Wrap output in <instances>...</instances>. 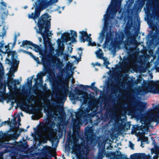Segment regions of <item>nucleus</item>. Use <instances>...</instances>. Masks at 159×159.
<instances>
[{"instance_id": "33", "label": "nucleus", "mask_w": 159, "mask_h": 159, "mask_svg": "<svg viewBox=\"0 0 159 159\" xmlns=\"http://www.w3.org/2000/svg\"><path fill=\"white\" fill-rule=\"evenodd\" d=\"M105 16H106V15H105L104 16V17H105Z\"/></svg>"}, {"instance_id": "3", "label": "nucleus", "mask_w": 159, "mask_h": 159, "mask_svg": "<svg viewBox=\"0 0 159 159\" xmlns=\"http://www.w3.org/2000/svg\"><path fill=\"white\" fill-rule=\"evenodd\" d=\"M35 13H32L31 14H29L28 15V17L29 18H33L35 20L40 15V13L37 12V9L36 8L35 9Z\"/></svg>"}, {"instance_id": "7", "label": "nucleus", "mask_w": 159, "mask_h": 159, "mask_svg": "<svg viewBox=\"0 0 159 159\" xmlns=\"http://www.w3.org/2000/svg\"><path fill=\"white\" fill-rule=\"evenodd\" d=\"M152 113L154 117L156 118L159 119V109L154 111Z\"/></svg>"}, {"instance_id": "8", "label": "nucleus", "mask_w": 159, "mask_h": 159, "mask_svg": "<svg viewBox=\"0 0 159 159\" xmlns=\"http://www.w3.org/2000/svg\"><path fill=\"white\" fill-rule=\"evenodd\" d=\"M41 1V2H41V4L40 5V6L39 7V8L41 9V8L43 9H44L45 8L48 6V5H46V4L44 3V2H43V0H39V1H38L36 3V4H37V3H39V2Z\"/></svg>"}, {"instance_id": "16", "label": "nucleus", "mask_w": 159, "mask_h": 159, "mask_svg": "<svg viewBox=\"0 0 159 159\" xmlns=\"http://www.w3.org/2000/svg\"><path fill=\"white\" fill-rule=\"evenodd\" d=\"M88 45H91V46H96V43L94 42H92L91 41L90 43H88Z\"/></svg>"}, {"instance_id": "13", "label": "nucleus", "mask_w": 159, "mask_h": 159, "mask_svg": "<svg viewBox=\"0 0 159 159\" xmlns=\"http://www.w3.org/2000/svg\"><path fill=\"white\" fill-rule=\"evenodd\" d=\"M142 157H143L144 159H150V156L149 155H146L145 154H143Z\"/></svg>"}, {"instance_id": "27", "label": "nucleus", "mask_w": 159, "mask_h": 159, "mask_svg": "<svg viewBox=\"0 0 159 159\" xmlns=\"http://www.w3.org/2000/svg\"><path fill=\"white\" fill-rule=\"evenodd\" d=\"M12 69H10V72H11V71H12Z\"/></svg>"}, {"instance_id": "28", "label": "nucleus", "mask_w": 159, "mask_h": 159, "mask_svg": "<svg viewBox=\"0 0 159 159\" xmlns=\"http://www.w3.org/2000/svg\"><path fill=\"white\" fill-rule=\"evenodd\" d=\"M134 147V145H131V146L130 147L132 149H133V148L132 147Z\"/></svg>"}, {"instance_id": "24", "label": "nucleus", "mask_w": 159, "mask_h": 159, "mask_svg": "<svg viewBox=\"0 0 159 159\" xmlns=\"http://www.w3.org/2000/svg\"><path fill=\"white\" fill-rule=\"evenodd\" d=\"M66 36H69V34L68 33H67L66 34Z\"/></svg>"}, {"instance_id": "21", "label": "nucleus", "mask_w": 159, "mask_h": 159, "mask_svg": "<svg viewBox=\"0 0 159 159\" xmlns=\"http://www.w3.org/2000/svg\"><path fill=\"white\" fill-rule=\"evenodd\" d=\"M70 39H71V38H67V39H66V41H68L69 40H71Z\"/></svg>"}, {"instance_id": "34", "label": "nucleus", "mask_w": 159, "mask_h": 159, "mask_svg": "<svg viewBox=\"0 0 159 159\" xmlns=\"http://www.w3.org/2000/svg\"><path fill=\"white\" fill-rule=\"evenodd\" d=\"M63 159H66L65 158H64Z\"/></svg>"}, {"instance_id": "18", "label": "nucleus", "mask_w": 159, "mask_h": 159, "mask_svg": "<svg viewBox=\"0 0 159 159\" xmlns=\"http://www.w3.org/2000/svg\"><path fill=\"white\" fill-rule=\"evenodd\" d=\"M50 1L52 2H55L57 1V0H50Z\"/></svg>"}, {"instance_id": "14", "label": "nucleus", "mask_w": 159, "mask_h": 159, "mask_svg": "<svg viewBox=\"0 0 159 159\" xmlns=\"http://www.w3.org/2000/svg\"><path fill=\"white\" fill-rule=\"evenodd\" d=\"M158 152H156L155 153V155L154 156L153 159H157L158 158L157 154H159V148H158Z\"/></svg>"}, {"instance_id": "25", "label": "nucleus", "mask_w": 159, "mask_h": 159, "mask_svg": "<svg viewBox=\"0 0 159 159\" xmlns=\"http://www.w3.org/2000/svg\"><path fill=\"white\" fill-rule=\"evenodd\" d=\"M70 52H71L72 51V49L71 48H70Z\"/></svg>"}, {"instance_id": "17", "label": "nucleus", "mask_w": 159, "mask_h": 159, "mask_svg": "<svg viewBox=\"0 0 159 159\" xmlns=\"http://www.w3.org/2000/svg\"><path fill=\"white\" fill-rule=\"evenodd\" d=\"M105 65L107 66L109 64V62L108 61H105L104 63Z\"/></svg>"}, {"instance_id": "15", "label": "nucleus", "mask_w": 159, "mask_h": 159, "mask_svg": "<svg viewBox=\"0 0 159 159\" xmlns=\"http://www.w3.org/2000/svg\"><path fill=\"white\" fill-rule=\"evenodd\" d=\"M86 41L88 42L89 43H90L91 40V38L88 35V37L86 36Z\"/></svg>"}, {"instance_id": "29", "label": "nucleus", "mask_w": 159, "mask_h": 159, "mask_svg": "<svg viewBox=\"0 0 159 159\" xmlns=\"http://www.w3.org/2000/svg\"><path fill=\"white\" fill-rule=\"evenodd\" d=\"M79 50H82V49H81V48H79Z\"/></svg>"}, {"instance_id": "23", "label": "nucleus", "mask_w": 159, "mask_h": 159, "mask_svg": "<svg viewBox=\"0 0 159 159\" xmlns=\"http://www.w3.org/2000/svg\"><path fill=\"white\" fill-rule=\"evenodd\" d=\"M96 65H98V66H99L100 65V64L99 63H98V62L96 63Z\"/></svg>"}, {"instance_id": "1", "label": "nucleus", "mask_w": 159, "mask_h": 159, "mask_svg": "<svg viewBox=\"0 0 159 159\" xmlns=\"http://www.w3.org/2000/svg\"><path fill=\"white\" fill-rule=\"evenodd\" d=\"M50 17L48 15L45 14L39 19L38 23L39 31H37V32L41 34L45 43L46 42L48 33L50 28V21L51 20Z\"/></svg>"}, {"instance_id": "31", "label": "nucleus", "mask_w": 159, "mask_h": 159, "mask_svg": "<svg viewBox=\"0 0 159 159\" xmlns=\"http://www.w3.org/2000/svg\"><path fill=\"white\" fill-rule=\"evenodd\" d=\"M90 35H91V34H89V36L90 37Z\"/></svg>"}, {"instance_id": "22", "label": "nucleus", "mask_w": 159, "mask_h": 159, "mask_svg": "<svg viewBox=\"0 0 159 159\" xmlns=\"http://www.w3.org/2000/svg\"><path fill=\"white\" fill-rule=\"evenodd\" d=\"M16 64L18 65L19 63V61H17L16 60Z\"/></svg>"}, {"instance_id": "2", "label": "nucleus", "mask_w": 159, "mask_h": 159, "mask_svg": "<svg viewBox=\"0 0 159 159\" xmlns=\"http://www.w3.org/2000/svg\"><path fill=\"white\" fill-rule=\"evenodd\" d=\"M151 92L154 93H159V82H153L151 87Z\"/></svg>"}, {"instance_id": "20", "label": "nucleus", "mask_w": 159, "mask_h": 159, "mask_svg": "<svg viewBox=\"0 0 159 159\" xmlns=\"http://www.w3.org/2000/svg\"><path fill=\"white\" fill-rule=\"evenodd\" d=\"M38 39H39V41L40 42H41V41H42L41 38L39 37V38H38Z\"/></svg>"}, {"instance_id": "5", "label": "nucleus", "mask_w": 159, "mask_h": 159, "mask_svg": "<svg viewBox=\"0 0 159 159\" xmlns=\"http://www.w3.org/2000/svg\"><path fill=\"white\" fill-rule=\"evenodd\" d=\"M29 48H31L32 49H33L36 52H38L40 50L39 47L38 46L34 44L33 45L32 47H30Z\"/></svg>"}, {"instance_id": "6", "label": "nucleus", "mask_w": 159, "mask_h": 159, "mask_svg": "<svg viewBox=\"0 0 159 159\" xmlns=\"http://www.w3.org/2000/svg\"><path fill=\"white\" fill-rule=\"evenodd\" d=\"M34 44L31 42L27 40L24 41L22 42V45L23 46L25 45L32 46Z\"/></svg>"}, {"instance_id": "26", "label": "nucleus", "mask_w": 159, "mask_h": 159, "mask_svg": "<svg viewBox=\"0 0 159 159\" xmlns=\"http://www.w3.org/2000/svg\"><path fill=\"white\" fill-rule=\"evenodd\" d=\"M55 152H54L53 153V156H55Z\"/></svg>"}, {"instance_id": "10", "label": "nucleus", "mask_w": 159, "mask_h": 159, "mask_svg": "<svg viewBox=\"0 0 159 159\" xmlns=\"http://www.w3.org/2000/svg\"><path fill=\"white\" fill-rule=\"evenodd\" d=\"M26 52L28 54H29V55H30L33 58V59H34L35 61H39L38 58V57H36L34 56L31 52Z\"/></svg>"}, {"instance_id": "4", "label": "nucleus", "mask_w": 159, "mask_h": 159, "mask_svg": "<svg viewBox=\"0 0 159 159\" xmlns=\"http://www.w3.org/2000/svg\"><path fill=\"white\" fill-rule=\"evenodd\" d=\"M80 33L81 34L82 37L80 39V41L81 42H84L85 41V40L84 38L83 37H88V34L86 31H82L80 32Z\"/></svg>"}, {"instance_id": "11", "label": "nucleus", "mask_w": 159, "mask_h": 159, "mask_svg": "<svg viewBox=\"0 0 159 159\" xmlns=\"http://www.w3.org/2000/svg\"><path fill=\"white\" fill-rule=\"evenodd\" d=\"M102 50L101 49H99L95 53L98 57H99L101 55L100 54L102 53Z\"/></svg>"}, {"instance_id": "19", "label": "nucleus", "mask_w": 159, "mask_h": 159, "mask_svg": "<svg viewBox=\"0 0 159 159\" xmlns=\"http://www.w3.org/2000/svg\"><path fill=\"white\" fill-rule=\"evenodd\" d=\"M2 4L4 6H6V4L4 2H2Z\"/></svg>"}, {"instance_id": "30", "label": "nucleus", "mask_w": 159, "mask_h": 159, "mask_svg": "<svg viewBox=\"0 0 159 159\" xmlns=\"http://www.w3.org/2000/svg\"><path fill=\"white\" fill-rule=\"evenodd\" d=\"M153 150V149H152L151 150V152H152V151H153V150Z\"/></svg>"}, {"instance_id": "9", "label": "nucleus", "mask_w": 159, "mask_h": 159, "mask_svg": "<svg viewBox=\"0 0 159 159\" xmlns=\"http://www.w3.org/2000/svg\"><path fill=\"white\" fill-rule=\"evenodd\" d=\"M104 36V32L102 30L101 33H100L99 39L100 41L102 42Z\"/></svg>"}, {"instance_id": "12", "label": "nucleus", "mask_w": 159, "mask_h": 159, "mask_svg": "<svg viewBox=\"0 0 159 159\" xmlns=\"http://www.w3.org/2000/svg\"><path fill=\"white\" fill-rule=\"evenodd\" d=\"M71 36L72 38L75 39L77 37L76 33L75 31H72L71 32Z\"/></svg>"}, {"instance_id": "32", "label": "nucleus", "mask_w": 159, "mask_h": 159, "mask_svg": "<svg viewBox=\"0 0 159 159\" xmlns=\"http://www.w3.org/2000/svg\"><path fill=\"white\" fill-rule=\"evenodd\" d=\"M23 129H21L22 131H23Z\"/></svg>"}]
</instances>
